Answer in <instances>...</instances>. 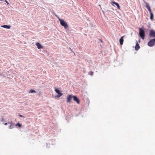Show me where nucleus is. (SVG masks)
Wrapping results in <instances>:
<instances>
[{"label": "nucleus", "instance_id": "aec40b11", "mask_svg": "<svg viewBox=\"0 0 155 155\" xmlns=\"http://www.w3.org/2000/svg\"><path fill=\"white\" fill-rule=\"evenodd\" d=\"M12 127H12V125H11V126L9 127V128L10 129H12Z\"/></svg>", "mask_w": 155, "mask_h": 155}, {"label": "nucleus", "instance_id": "39448f33", "mask_svg": "<svg viewBox=\"0 0 155 155\" xmlns=\"http://www.w3.org/2000/svg\"><path fill=\"white\" fill-rule=\"evenodd\" d=\"M55 91L58 94L57 95L58 97H59L62 95V94L61 93L59 90L57 89H55Z\"/></svg>", "mask_w": 155, "mask_h": 155}, {"label": "nucleus", "instance_id": "412c9836", "mask_svg": "<svg viewBox=\"0 0 155 155\" xmlns=\"http://www.w3.org/2000/svg\"><path fill=\"white\" fill-rule=\"evenodd\" d=\"M19 116L21 117H24L22 115H19Z\"/></svg>", "mask_w": 155, "mask_h": 155}, {"label": "nucleus", "instance_id": "4468645a", "mask_svg": "<svg viewBox=\"0 0 155 155\" xmlns=\"http://www.w3.org/2000/svg\"><path fill=\"white\" fill-rule=\"evenodd\" d=\"M146 7L148 9V10L150 9V7L149 5L148 4V3H146Z\"/></svg>", "mask_w": 155, "mask_h": 155}, {"label": "nucleus", "instance_id": "9d476101", "mask_svg": "<svg viewBox=\"0 0 155 155\" xmlns=\"http://www.w3.org/2000/svg\"><path fill=\"white\" fill-rule=\"evenodd\" d=\"M1 27L5 28H7V29H10L11 27V26L10 25H3L1 26Z\"/></svg>", "mask_w": 155, "mask_h": 155}, {"label": "nucleus", "instance_id": "7ed1b4c3", "mask_svg": "<svg viewBox=\"0 0 155 155\" xmlns=\"http://www.w3.org/2000/svg\"><path fill=\"white\" fill-rule=\"evenodd\" d=\"M147 45L150 47H152L155 45V38L151 39L148 42Z\"/></svg>", "mask_w": 155, "mask_h": 155}, {"label": "nucleus", "instance_id": "f3484780", "mask_svg": "<svg viewBox=\"0 0 155 155\" xmlns=\"http://www.w3.org/2000/svg\"><path fill=\"white\" fill-rule=\"evenodd\" d=\"M93 74V72H92V71H90L89 73V74H90V75H92Z\"/></svg>", "mask_w": 155, "mask_h": 155}, {"label": "nucleus", "instance_id": "a211bd4d", "mask_svg": "<svg viewBox=\"0 0 155 155\" xmlns=\"http://www.w3.org/2000/svg\"><path fill=\"white\" fill-rule=\"evenodd\" d=\"M5 2L7 3V4L8 5H9V3L6 0H5Z\"/></svg>", "mask_w": 155, "mask_h": 155}, {"label": "nucleus", "instance_id": "dca6fc26", "mask_svg": "<svg viewBox=\"0 0 155 155\" xmlns=\"http://www.w3.org/2000/svg\"><path fill=\"white\" fill-rule=\"evenodd\" d=\"M16 126H18L19 127H21V125L19 123H18L16 125Z\"/></svg>", "mask_w": 155, "mask_h": 155}, {"label": "nucleus", "instance_id": "ddd939ff", "mask_svg": "<svg viewBox=\"0 0 155 155\" xmlns=\"http://www.w3.org/2000/svg\"><path fill=\"white\" fill-rule=\"evenodd\" d=\"M150 14V18L151 20L152 21L153 20V13H151Z\"/></svg>", "mask_w": 155, "mask_h": 155}, {"label": "nucleus", "instance_id": "5701e85b", "mask_svg": "<svg viewBox=\"0 0 155 155\" xmlns=\"http://www.w3.org/2000/svg\"><path fill=\"white\" fill-rule=\"evenodd\" d=\"M0 1H4L3 0H0Z\"/></svg>", "mask_w": 155, "mask_h": 155}, {"label": "nucleus", "instance_id": "f257e3e1", "mask_svg": "<svg viewBox=\"0 0 155 155\" xmlns=\"http://www.w3.org/2000/svg\"><path fill=\"white\" fill-rule=\"evenodd\" d=\"M61 25L63 26L64 27V28L65 29L67 28L68 27V26L67 23L64 21L63 19L58 18Z\"/></svg>", "mask_w": 155, "mask_h": 155}, {"label": "nucleus", "instance_id": "423d86ee", "mask_svg": "<svg viewBox=\"0 0 155 155\" xmlns=\"http://www.w3.org/2000/svg\"><path fill=\"white\" fill-rule=\"evenodd\" d=\"M73 98V96L69 95L67 97V102L68 103L71 101V100Z\"/></svg>", "mask_w": 155, "mask_h": 155}, {"label": "nucleus", "instance_id": "f8f14e48", "mask_svg": "<svg viewBox=\"0 0 155 155\" xmlns=\"http://www.w3.org/2000/svg\"><path fill=\"white\" fill-rule=\"evenodd\" d=\"M140 48V46H139L137 42L135 47V49L137 51Z\"/></svg>", "mask_w": 155, "mask_h": 155}, {"label": "nucleus", "instance_id": "9b49d317", "mask_svg": "<svg viewBox=\"0 0 155 155\" xmlns=\"http://www.w3.org/2000/svg\"><path fill=\"white\" fill-rule=\"evenodd\" d=\"M124 37V36H122L120 38L119 40L120 43V45H122L123 44L124 39L123 38Z\"/></svg>", "mask_w": 155, "mask_h": 155}, {"label": "nucleus", "instance_id": "6e6552de", "mask_svg": "<svg viewBox=\"0 0 155 155\" xmlns=\"http://www.w3.org/2000/svg\"><path fill=\"white\" fill-rule=\"evenodd\" d=\"M37 46L38 48L39 49L43 48V47L41 45V44L39 42H37L35 44Z\"/></svg>", "mask_w": 155, "mask_h": 155}, {"label": "nucleus", "instance_id": "20e7f679", "mask_svg": "<svg viewBox=\"0 0 155 155\" xmlns=\"http://www.w3.org/2000/svg\"><path fill=\"white\" fill-rule=\"evenodd\" d=\"M149 35L150 37H155V31L153 30H150Z\"/></svg>", "mask_w": 155, "mask_h": 155}, {"label": "nucleus", "instance_id": "4be33fe9", "mask_svg": "<svg viewBox=\"0 0 155 155\" xmlns=\"http://www.w3.org/2000/svg\"><path fill=\"white\" fill-rule=\"evenodd\" d=\"M7 123H5L4 124L5 125H7Z\"/></svg>", "mask_w": 155, "mask_h": 155}, {"label": "nucleus", "instance_id": "1a4fd4ad", "mask_svg": "<svg viewBox=\"0 0 155 155\" xmlns=\"http://www.w3.org/2000/svg\"><path fill=\"white\" fill-rule=\"evenodd\" d=\"M111 3L112 4V5L113 6H114V5L113 4H115L117 6V8L119 9H120V6H119V4L117 3V2H111Z\"/></svg>", "mask_w": 155, "mask_h": 155}, {"label": "nucleus", "instance_id": "6ab92c4d", "mask_svg": "<svg viewBox=\"0 0 155 155\" xmlns=\"http://www.w3.org/2000/svg\"><path fill=\"white\" fill-rule=\"evenodd\" d=\"M148 11H149V12H150V14H151V13H153L152 12V11H151V9H149L148 10Z\"/></svg>", "mask_w": 155, "mask_h": 155}, {"label": "nucleus", "instance_id": "f03ea898", "mask_svg": "<svg viewBox=\"0 0 155 155\" xmlns=\"http://www.w3.org/2000/svg\"><path fill=\"white\" fill-rule=\"evenodd\" d=\"M139 31L140 36L143 39H144L145 36L144 31L141 28H139Z\"/></svg>", "mask_w": 155, "mask_h": 155}, {"label": "nucleus", "instance_id": "0eeeda50", "mask_svg": "<svg viewBox=\"0 0 155 155\" xmlns=\"http://www.w3.org/2000/svg\"><path fill=\"white\" fill-rule=\"evenodd\" d=\"M73 98L74 100L76 101L78 104L80 103V101L76 96H73Z\"/></svg>", "mask_w": 155, "mask_h": 155}, {"label": "nucleus", "instance_id": "2eb2a0df", "mask_svg": "<svg viewBox=\"0 0 155 155\" xmlns=\"http://www.w3.org/2000/svg\"><path fill=\"white\" fill-rule=\"evenodd\" d=\"M36 91L35 90H33V89L30 90L29 91V93H36Z\"/></svg>", "mask_w": 155, "mask_h": 155}]
</instances>
